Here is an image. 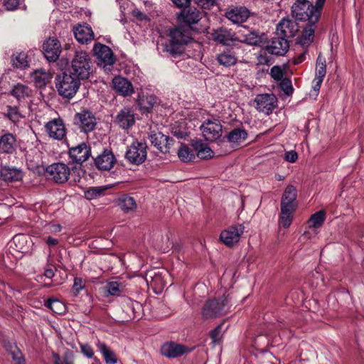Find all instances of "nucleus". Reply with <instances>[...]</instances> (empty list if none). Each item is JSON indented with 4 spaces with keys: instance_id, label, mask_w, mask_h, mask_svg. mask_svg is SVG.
<instances>
[{
    "instance_id": "09e8293b",
    "label": "nucleus",
    "mask_w": 364,
    "mask_h": 364,
    "mask_svg": "<svg viewBox=\"0 0 364 364\" xmlns=\"http://www.w3.org/2000/svg\"><path fill=\"white\" fill-rule=\"evenodd\" d=\"M326 74V60L323 58L320 55L316 59V76L315 77L323 79Z\"/></svg>"
},
{
    "instance_id": "473e14b6",
    "label": "nucleus",
    "mask_w": 364,
    "mask_h": 364,
    "mask_svg": "<svg viewBox=\"0 0 364 364\" xmlns=\"http://www.w3.org/2000/svg\"><path fill=\"white\" fill-rule=\"evenodd\" d=\"M0 176L4 181L14 182L21 181L23 174L20 168L6 166L1 168Z\"/></svg>"
},
{
    "instance_id": "052dcab7",
    "label": "nucleus",
    "mask_w": 364,
    "mask_h": 364,
    "mask_svg": "<svg viewBox=\"0 0 364 364\" xmlns=\"http://www.w3.org/2000/svg\"><path fill=\"white\" fill-rule=\"evenodd\" d=\"M9 346L10 348H8V346H6V351H8L11 355L13 360H16V358H17L18 356L22 355V353L16 344H9Z\"/></svg>"
},
{
    "instance_id": "f3484780",
    "label": "nucleus",
    "mask_w": 364,
    "mask_h": 364,
    "mask_svg": "<svg viewBox=\"0 0 364 364\" xmlns=\"http://www.w3.org/2000/svg\"><path fill=\"white\" fill-rule=\"evenodd\" d=\"M240 47L225 48L216 55V60L220 65L230 68L238 62V51Z\"/></svg>"
},
{
    "instance_id": "69168bd1",
    "label": "nucleus",
    "mask_w": 364,
    "mask_h": 364,
    "mask_svg": "<svg viewBox=\"0 0 364 364\" xmlns=\"http://www.w3.org/2000/svg\"><path fill=\"white\" fill-rule=\"evenodd\" d=\"M220 331H221V326L220 325H218L210 331V336L213 342L215 343L220 339Z\"/></svg>"
},
{
    "instance_id": "bb28decb",
    "label": "nucleus",
    "mask_w": 364,
    "mask_h": 364,
    "mask_svg": "<svg viewBox=\"0 0 364 364\" xmlns=\"http://www.w3.org/2000/svg\"><path fill=\"white\" fill-rule=\"evenodd\" d=\"M248 137V132L243 127H235L230 130L225 136L227 141L230 143L232 147L239 146L242 142L245 141Z\"/></svg>"
},
{
    "instance_id": "f704fd0d",
    "label": "nucleus",
    "mask_w": 364,
    "mask_h": 364,
    "mask_svg": "<svg viewBox=\"0 0 364 364\" xmlns=\"http://www.w3.org/2000/svg\"><path fill=\"white\" fill-rule=\"evenodd\" d=\"M116 203L124 213L134 211L137 207L135 199L128 194L119 196Z\"/></svg>"
},
{
    "instance_id": "f8f14e48",
    "label": "nucleus",
    "mask_w": 364,
    "mask_h": 364,
    "mask_svg": "<svg viewBox=\"0 0 364 364\" xmlns=\"http://www.w3.org/2000/svg\"><path fill=\"white\" fill-rule=\"evenodd\" d=\"M212 36L215 42L225 46L226 48L240 47L239 44L242 42L239 40L235 33L223 27L214 30Z\"/></svg>"
},
{
    "instance_id": "1a4fd4ad",
    "label": "nucleus",
    "mask_w": 364,
    "mask_h": 364,
    "mask_svg": "<svg viewBox=\"0 0 364 364\" xmlns=\"http://www.w3.org/2000/svg\"><path fill=\"white\" fill-rule=\"evenodd\" d=\"M48 176L56 183H63L68 181L70 174V169L63 162L53 163L45 169Z\"/></svg>"
},
{
    "instance_id": "864d4df0",
    "label": "nucleus",
    "mask_w": 364,
    "mask_h": 364,
    "mask_svg": "<svg viewBox=\"0 0 364 364\" xmlns=\"http://www.w3.org/2000/svg\"><path fill=\"white\" fill-rule=\"evenodd\" d=\"M106 289L107 293L112 296H119L122 292L121 284L117 282H109Z\"/></svg>"
},
{
    "instance_id": "9d476101",
    "label": "nucleus",
    "mask_w": 364,
    "mask_h": 364,
    "mask_svg": "<svg viewBox=\"0 0 364 364\" xmlns=\"http://www.w3.org/2000/svg\"><path fill=\"white\" fill-rule=\"evenodd\" d=\"M244 231L245 227L242 224L231 225L220 232V240L227 247H232L239 242Z\"/></svg>"
},
{
    "instance_id": "338daca9",
    "label": "nucleus",
    "mask_w": 364,
    "mask_h": 364,
    "mask_svg": "<svg viewBox=\"0 0 364 364\" xmlns=\"http://www.w3.org/2000/svg\"><path fill=\"white\" fill-rule=\"evenodd\" d=\"M285 160L287 161L294 163L298 159V154L295 151H289L285 153Z\"/></svg>"
},
{
    "instance_id": "b1692460",
    "label": "nucleus",
    "mask_w": 364,
    "mask_h": 364,
    "mask_svg": "<svg viewBox=\"0 0 364 364\" xmlns=\"http://www.w3.org/2000/svg\"><path fill=\"white\" fill-rule=\"evenodd\" d=\"M114 122L120 128L123 129H129L135 123V117L132 108L124 107L119 110Z\"/></svg>"
},
{
    "instance_id": "bf43d9fd",
    "label": "nucleus",
    "mask_w": 364,
    "mask_h": 364,
    "mask_svg": "<svg viewBox=\"0 0 364 364\" xmlns=\"http://www.w3.org/2000/svg\"><path fill=\"white\" fill-rule=\"evenodd\" d=\"M174 139L169 136L164 135V145H161V149H160V152L163 154L168 153L170 151L171 146L173 144Z\"/></svg>"
},
{
    "instance_id": "774afa93",
    "label": "nucleus",
    "mask_w": 364,
    "mask_h": 364,
    "mask_svg": "<svg viewBox=\"0 0 364 364\" xmlns=\"http://www.w3.org/2000/svg\"><path fill=\"white\" fill-rule=\"evenodd\" d=\"M48 228L49 229V232L53 234H57L58 232H60L63 227L60 224H54V223H50L48 225Z\"/></svg>"
},
{
    "instance_id": "49530a36",
    "label": "nucleus",
    "mask_w": 364,
    "mask_h": 364,
    "mask_svg": "<svg viewBox=\"0 0 364 364\" xmlns=\"http://www.w3.org/2000/svg\"><path fill=\"white\" fill-rule=\"evenodd\" d=\"M33 80L36 86L42 87L49 82L50 75L46 72L36 70L33 75Z\"/></svg>"
},
{
    "instance_id": "5701e85b",
    "label": "nucleus",
    "mask_w": 364,
    "mask_h": 364,
    "mask_svg": "<svg viewBox=\"0 0 364 364\" xmlns=\"http://www.w3.org/2000/svg\"><path fill=\"white\" fill-rule=\"evenodd\" d=\"M299 31V26L295 21L283 18L277 25V34L286 39L294 37Z\"/></svg>"
},
{
    "instance_id": "13d9d810",
    "label": "nucleus",
    "mask_w": 364,
    "mask_h": 364,
    "mask_svg": "<svg viewBox=\"0 0 364 364\" xmlns=\"http://www.w3.org/2000/svg\"><path fill=\"white\" fill-rule=\"evenodd\" d=\"M80 348L82 353L88 358H93L94 350L88 343H80Z\"/></svg>"
},
{
    "instance_id": "412c9836",
    "label": "nucleus",
    "mask_w": 364,
    "mask_h": 364,
    "mask_svg": "<svg viewBox=\"0 0 364 364\" xmlns=\"http://www.w3.org/2000/svg\"><path fill=\"white\" fill-rule=\"evenodd\" d=\"M43 55L49 62H55L59 58L62 51L60 41L55 38H49L43 45Z\"/></svg>"
},
{
    "instance_id": "20e7f679",
    "label": "nucleus",
    "mask_w": 364,
    "mask_h": 364,
    "mask_svg": "<svg viewBox=\"0 0 364 364\" xmlns=\"http://www.w3.org/2000/svg\"><path fill=\"white\" fill-rule=\"evenodd\" d=\"M92 60L89 54L85 51H75L67 70L82 80H86L91 74Z\"/></svg>"
},
{
    "instance_id": "4c0bfd02",
    "label": "nucleus",
    "mask_w": 364,
    "mask_h": 364,
    "mask_svg": "<svg viewBox=\"0 0 364 364\" xmlns=\"http://www.w3.org/2000/svg\"><path fill=\"white\" fill-rule=\"evenodd\" d=\"M281 212L279 216V225L282 228L287 229L291 225L294 213H295V208L280 207Z\"/></svg>"
},
{
    "instance_id": "79ce46f5",
    "label": "nucleus",
    "mask_w": 364,
    "mask_h": 364,
    "mask_svg": "<svg viewBox=\"0 0 364 364\" xmlns=\"http://www.w3.org/2000/svg\"><path fill=\"white\" fill-rule=\"evenodd\" d=\"M98 348L103 355L105 361L107 364H115L117 362V358L115 353L105 343H100Z\"/></svg>"
},
{
    "instance_id": "58836bf2",
    "label": "nucleus",
    "mask_w": 364,
    "mask_h": 364,
    "mask_svg": "<svg viewBox=\"0 0 364 364\" xmlns=\"http://www.w3.org/2000/svg\"><path fill=\"white\" fill-rule=\"evenodd\" d=\"M28 55L24 52L13 53L11 55L12 66L18 70H26L29 67Z\"/></svg>"
},
{
    "instance_id": "2f4dec72",
    "label": "nucleus",
    "mask_w": 364,
    "mask_h": 364,
    "mask_svg": "<svg viewBox=\"0 0 364 364\" xmlns=\"http://www.w3.org/2000/svg\"><path fill=\"white\" fill-rule=\"evenodd\" d=\"M16 139L11 133H6L0 137V153L11 154L16 151Z\"/></svg>"
},
{
    "instance_id": "a211bd4d",
    "label": "nucleus",
    "mask_w": 364,
    "mask_h": 364,
    "mask_svg": "<svg viewBox=\"0 0 364 364\" xmlns=\"http://www.w3.org/2000/svg\"><path fill=\"white\" fill-rule=\"evenodd\" d=\"M256 109L266 114H269L277 105V100L273 94H259L255 98Z\"/></svg>"
},
{
    "instance_id": "37998d69",
    "label": "nucleus",
    "mask_w": 364,
    "mask_h": 364,
    "mask_svg": "<svg viewBox=\"0 0 364 364\" xmlns=\"http://www.w3.org/2000/svg\"><path fill=\"white\" fill-rule=\"evenodd\" d=\"M54 364H74L75 355L72 350L67 349L61 358L58 353H53Z\"/></svg>"
},
{
    "instance_id": "6ab92c4d",
    "label": "nucleus",
    "mask_w": 364,
    "mask_h": 364,
    "mask_svg": "<svg viewBox=\"0 0 364 364\" xmlns=\"http://www.w3.org/2000/svg\"><path fill=\"white\" fill-rule=\"evenodd\" d=\"M157 97L149 90H141L138 93L136 103L141 113L150 112L157 102Z\"/></svg>"
},
{
    "instance_id": "72a5a7b5",
    "label": "nucleus",
    "mask_w": 364,
    "mask_h": 364,
    "mask_svg": "<svg viewBox=\"0 0 364 364\" xmlns=\"http://www.w3.org/2000/svg\"><path fill=\"white\" fill-rule=\"evenodd\" d=\"M31 90L26 85L17 83L12 86L9 94L15 97L18 102L31 96Z\"/></svg>"
},
{
    "instance_id": "603ef678",
    "label": "nucleus",
    "mask_w": 364,
    "mask_h": 364,
    "mask_svg": "<svg viewBox=\"0 0 364 364\" xmlns=\"http://www.w3.org/2000/svg\"><path fill=\"white\" fill-rule=\"evenodd\" d=\"M279 87L288 96L291 95L294 92L291 80L288 77L280 80Z\"/></svg>"
},
{
    "instance_id": "2eb2a0df",
    "label": "nucleus",
    "mask_w": 364,
    "mask_h": 364,
    "mask_svg": "<svg viewBox=\"0 0 364 364\" xmlns=\"http://www.w3.org/2000/svg\"><path fill=\"white\" fill-rule=\"evenodd\" d=\"M72 164H82L91 156V147L87 142H81L68 150Z\"/></svg>"
},
{
    "instance_id": "5fc2aeb1",
    "label": "nucleus",
    "mask_w": 364,
    "mask_h": 364,
    "mask_svg": "<svg viewBox=\"0 0 364 364\" xmlns=\"http://www.w3.org/2000/svg\"><path fill=\"white\" fill-rule=\"evenodd\" d=\"M85 287V285L83 283L82 279L80 277H75L72 288L73 296H77L79 294L80 291L84 289Z\"/></svg>"
},
{
    "instance_id": "f257e3e1",
    "label": "nucleus",
    "mask_w": 364,
    "mask_h": 364,
    "mask_svg": "<svg viewBox=\"0 0 364 364\" xmlns=\"http://www.w3.org/2000/svg\"><path fill=\"white\" fill-rule=\"evenodd\" d=\"M169 41L164 44L165 50L173 58L179 57L184 51V46L192 41V28L179 24L169 30Z\"/></svg>"
},
{
    "instance_id": "4468645a",
    "label": "nucleus",
    "mask_w": 364,
    "mask_h": 364,
    "mask_svg": "<svg viewBox=\"0 0 364 364\" xmlns=\"http://www.w3.org/2000/svg\"><path fill=\"white\" fill-rule=\"evenodd\" d=\"M93 51L97 57L99 66L105 68L107 66H112L114 63L115 58L109 46L97 43L95 44Z\"/></svg>"
},
{
    "instance_id": "393cba45",
    "label": "nucleus",
    "mask_w": 364,
    "mask_h": 364,
    "mask_svg": "<svg viewBox=\"0 0 364 364\" xmlns=\"http://www.w3.org/2000/svg\"><path fill=\"white\" fill-rule=\"evenodd\" d=\"M250 16V10L244 6L231 8L225 13V17L233 23L240 24L245 22Z\"/></svg>"
},
{
    "instance_id": "e433bc0d",
    "label": "nucleus",
    "mask_w": 364,
    "mask_h": 364,
    "mask_svg": "<svg viewBox=\"0 0 364 364\" xmlns=\"http://www.w3.org/2000/svg\"><path fill=\"white\" fill-rule=\"evenodd\" d=\"M177 155L180 161L183 163H189L196 159V151L188 145L182 143L178 149Z\"/></svg>"
},
{
    "instance_id": "cd10ccee",
    "label": "nucleus",
    "mask_w": 364,
    "mask_h": 364,
    "mask_svg": "<svg viewBox=\"0 0 364 364\" xmlns=\"http://www.w3.org/2000/svg\"><path fill=\"white\" fill-rule=\"evenodd\" d=\"M297 190L293 185H288L281 198L280 207L295 208H297Z\"/></svg>"
},
{
    "instance_id": "0eeeda50",
    "label": "nucleus",
    "mask_w": 364,
    "mask_h": 364,
    "mask_svg": "<svg viewBox=\"0 0 364 364\" xmlns=\"http://www.w3.org/2000/svg\"><path fill=\"white\" fill-rule=\"evenodd\" d=\"M73 124L81 132L87 134L95 130L97 119L92 112L84 109L75 114Z\"/></svg>"
},
{
    "instance_id": "3c124183",
    "label": "nucleus",
    "mask_w": 364,
    "mask_h": 364,
    "mask_svg": "<svg viewBox=\"0 0 364 364\" xmlns=\"http://www.w3.org/2000/svg\"><path fill=\"white\" fill-rule=\"evenodd\" d=\"M105 190L100 187L90 188L85 192V197L90 200L96 199L103 195Z\"/></svg>"
},
{
    "instance_id": "c85d7f7f",
    "label": "nucleus",
    "mask_w": 364,
    "mask_h": 364,
    "mask_svg": "<svg viewBox=\"0 0 364 364\" xmlns=\"http://www.w3.org/2000/svg\"><path fill=\"white\" fill-rule=\"evenodd\" d=\"M115 91L123 97L131 95L134 92L132 82L122 76H117L112 80Z\"/></svg>"
},
{
    "instance_id": "c756f323",
    "label": "nucleus",
    "mask_w": 364,
    "mask_h": 364,
    "mask_svg": "<svg viewBox=\"0 0 364 364\" xmlns=\"http://www.w3.org/2000/svg\"><path fill=\"white\" fill-rule=\"evenodd\" d=\"M191 146L194 149L196 156L201 160H208L214 156L213 151L201 140H191Z\"/></svg>"
},
{
    "instance_id": "6e6d98bb",
    "label": "nucleus",
    "mask_w": 364,
    "mask_h": 364,
    "mask_svg": "<svg viewBox=\"0 0 364 364\" xmlns=\"http://www.w3.org/2000/svg\"><path fill=\"white\" fill-rule=\"evenodd\" d=\"M44 306L56 314H61L54 309V306H63L62 303L57 299L50 297L44 301Z\"/></svg>"
},
{
    "instance_id": "a19ab883",
    "label": "nucleus",
    "mask_w": 364,
    "mask_h": 364,
    "mask_svg": "<svg viewBox=\"0 0 364 364\" xmlns=\"http://www.w3.org/2000/svg\"><path fill=\"white\" fill-rule=\"evenodd\" d=\"M13 243L15 246L14 249L20 252L25 254L28 252L29 242L28 237L24 234L16 235L13 237Z\"/></svg>"
},
{
    "instance_id": "7c9ffc66",
    "label": "nucleus",
    "mask_w": 364,
    "mask_h": 364,
    "mask_svg": "<svg viewBox=\"0 0 364 364\" xmlns=\"http://www.w3.org/2000/svg\"><path fill=\"white\" fill-rule=\"evenodd\" d=\"M75 39L82 44L87 43L94 38V33L89 25H79L73 28Z\"/></svg>"
},
{
    "instance_id": "7ed1b4c3",
    "label": "nucleus",
    "mask_w": 364,
    "mask_h": 364,
    "mask_svg": "<svg viewBox=\"0 0 364 364\" xmlns=\"http://www.w3.org/2000/svg\"><path fill=\"white\" fill-rule=\"evenodd\" d=\"M289 49V43L287 39L277 34V36L271 38L261 50L258 56V62L259 64L268 65L269 60L266 55V53L277 56H283L288 52Z\"/></svg>"
},
{
    "instance_id": "6e6552de",
    "label": "nucleus",
    "mask_w": 364,
    "mask_h": 364,
    "mask_svg": "<svg viewBox=\"0 0 364 364\" xmlns=\"http://www.w3.org/2000/svg\"><path fill=\"white\" fill-rule=\"evenodd\" d=\"M291 14L296 21H312L313 16L318 18L311 9V2L309 0H296L291 7Z\"/></svg>"
},
{
    "instance_id": "de8ad7c7",
    "label": "nucleus",
    "mask_w": 364,
    "mask_h": 364,
    "mask_svg": "<svg viewBox=\"0 0 364 364\" xmlns=\"http://www.w3.org/2000/svg\"><path fill=\"white\" fill-rule=\"evenodd\" d=\"M243 42L250 46H262V38L258 35L257 32L252 31L245 36Z\"/></svg>"
},
{
    "instance_id": "a878e982",
    "label": "nucleus",
    "mask_w": 364,
    "mask_h": 364,
    "mask_svg": "<svg viewBox=\"0 0 364 364\" xmlns=\"http://www.w3.org/2000/svg\"><path fill=\"white\" fill-rule=\"evenodd\" d=\"M312 19L314 21L307 22L297 40L298 43L302 46H309L314 41L316 23L318 20V17L316 16H313Z\"/></svg>"
},
{
    "instance_id": "a18cd8bd",
    "label": "nucleus",
    "mask_w": 364,
    "mask_h": 364,
    "mask_svg": "<svg viewBox=\"0 0 364 364\" xmlns=\"http://www.w3.org/2000/svg\"><path fill=\"white\" fill-rule=\"evenodd\" d=\"M326 219V213L323 210L312 214L309 220V228H317L321 227Z\"/></svg>"
},
{
    "instance_id": "423d86ee",
    "label": "nucleus",
    "mask_w": 364,
    "mask_h": 364,
    "mask_svg": "<svg viewBox=\"0 0 364 364\" xmlns=\"http://www.w3.org/2000/svg\"><path fill=\"white\" fill-rule=\"evenodd\" d=\"M147 148L146 142L134 141L131 145L127 146L124 157L129 164L140 165L146 159Z\"/></svg>"
},
{
    "instance_id": "c9c22d12",
    "label": "nucleus",
    "mask_w": 364,
    "mask_h": 364,
    "mask_svg": "<svg viewBox=\"0 0 364 364\" xmlns=\"http://www.w3.org/2000/svg\"><path fill=\"white\" fill-rule=\"evenodd\" d=\"M26 166L28 168L33 172L41 173L42 171H45L46 168L43 166L41 155L36 153L34 155L28 154L26 156Z\"/></svg>"
},
{
    "instance_id": "39448f33",
    "label": "nucleus",
    "mask_w": 364,
    "mask_h": 364,
    "mask_svg": "<svg viewBox=\"0 0 364 364\" xmlns=\"http://www.w3.org/2000/svg\"><path fill=\"white\" fill-rule=\"evenodd\" d=\"M82 80L67 70L56 78L55 86L58 94L63 98H73L79 90Z\"/></svg>"
},
{
    "instance_id": "ddd939ff",
    "label": "nucleus",
    "mask_w": 364,
    "mask_h": 364,
    "mask_svg": "<svg viewBox=\"0 0 364 364\" xmlns=\"http://www.w3.org/2000/svg\"><path fill=\"white\" fill-rule=\"evenodd\" d=\"M205 139L215 141L220 139L222 135V125L218 119H206L200 127Z\"/></svg>"
},
{
    "instance_id": "f03ea898",
    "label": "nucleus",
    "mask_w": 364,
    "mask_h": 364,
    "mask_svg": "<svg viewBox=\"0 0 364 364\" xmlns=\"http://www.w3.org/2000/svg\"><path fill=\"white\" fill-rule=\"evenodd\" d=\"M229 294L208 299L201 309V315L204 319L215 318L225 315L230 308Z\"/></svg>"
},
{
    "instance_id": "0e129e2a",
    "label": "nucleus",
    "mask_w": 364,
    "mask_h": 364,
    "mask_svg": "<svg viewBox=\"0 0 364 364\" xmlns=\"http://www.w3.org/2000/svg\"><path fill=\"white\" fill-rule=\"evenodd\" d=\"M323 80L321 79V78H317V77L314 78V80H313L314 85H313V90H312L313 94L312 95H314L315 96H318Z\"/></svg>"
},
{
    "instance_id": "dca6fc26",
    "label": "nucleus",
    "mask_w": 364,
    "mask_h": 364,
    "mask_svg": "<svg viewBox=\"0 0 364 364\" xmlns=\"http://www.w3.org/2000/svg\"><path fill=\"white\" fill-rule=\"evenodd\" d=\"M45 129L48 136L53 139L61 141L66 136L65 125L60 117L48 122L45 125Z\"/></svg>"
},
{
    "instance_id": "680f3d73",
    "label": "nucleus",
    "mask_w": 364,
    "mask_h": 364,
    "mask_svg": "<svg viewBox=\"0 0 364 364\" xmlns=\"http://www.w3.org/2000/svg\"><path fill=\"white\" fill-rule=\"evenodd\" d=\"M326 0H316L315 5L311 3V9L315 14L318 15V19L320 18L321 14Z\"/></svg>"
},
{
    "instance_id": "4be33fe9",
    "label": "nucleus",
    "mask_w": 364,
    "mask_h": 364,
    "mask_svg": "<svg viewBox=\"0 0 364 364\" xmlns=\"http://www.w3.org/2000/svg\"><path fill=\"white\" fill-rule=\"evenodd\" d=\"M116 158L111 149H104L100 154L94 159L95 165L99 170L109 171L116 163Z\"/></svg>"
},
{
    "instance_id": "aec40b11",
    "label": "nucleus",
    "mask_w": 364,
    "mask_h": 364,
    "mask_svg": "<svg viewBox=\"0 0 364 364\" xmlns=\"http://www.w3.org/2000/svg\"><path fill=\"white\" fill-rule=\"evenodd\" d=\"M201 19L200 11L196 8L188 6L183 8L179 14H177V20L181 25L191 27L196 24Z\"/></svg>"
},
{
    "instance_id": "9b49d317",
    "label": "nucleus",
    "mask_w": 364,
    "mask_h": 364,
    "mask_svg": "<svg viewBox=\"0 0 364 364\" xmlns=\"http://www.w3.org/2000/svg\"><path fill=\"white\" fill-rule=\"evenodd\" d=\"M195 347H188L174 341L164 343L161 347V354L167 358H177L192 352Z\"/></svg>"
},
{
    "instance_id": "ea45409f",
    "label": "nucleus",
    "mask_w": 364,
    "mask_h": 364,
    "mask_svg": "<svg viewBox=\"0 0 364 364\" xmlns=\"http://www.w3.org/2000/svg\"><path fill=\"white\" fill-rule=\"evenodd\" d=\"M145 279L147 283L150 282L151 285L155 287L161 288L165 285L161 273L156 269L148 271L146 273Z\"/></svg>"
},
{
    "instance_id": "8fccbe9b",
    "label": "nucleus",
    "mask_w": 364,
    "mask_h": 364,
    "mask_svg": "<svg viewBox=\"0 0 364 364\" xmlns=\"http://www.w3.org/2000/svg\"><path fill=\"white\" fill-rule=\"evenodd\" d=\"M149 139L151 144L160 151L161 145L164 143V134L161 132H151L149 135Z\"/></svg>"
},
{
    "instance_id": "e2e57ef3",
    "label": "nucleus",
    "mask_w": 364,
    "mask_h": 364,
    "mask_svg": "<svg viewBox=\"0 0 364 364\" xmlns=\"http://www.w3.org/2000/svg\"><path fill=\"white\" fill-rule=\"evenodd\" d=\"M19 0H4V6L8 11H14L19 6Z\"/></svg>"
},
{
    "instance_id": "c03bdc74",
    "label": "nucleus",
    "mask_w": 364,
    "mask_h": 364,
    "mask_svg": "<svg viewBox=\"0 0 364 364\" xmlns=\"http://www.w3.org/2000/svg\"><path fill=\"white\" fill-rule=\"evenodd\" d=\"M5 117L13 123H18L23 117L17 106L7 105L6 107Z\"/></svg>"
},
{
    "instance_id": "4d7b16f0",
    "label": "nucleus",
    "mask_w": 364,
    "mask_h": 364,
    "mask_svg": "<svg viewBox=\"0 0 364 364\" xmlns=\"http://www.w3.org/2000/svg\"><path fill=\"white\" fill-rule=\"evenodd\" d=\"M270 75L271 77L277 81H280L284 78V70L278 65H274L271 68Z\"/></svg>"
}]
</instances>
